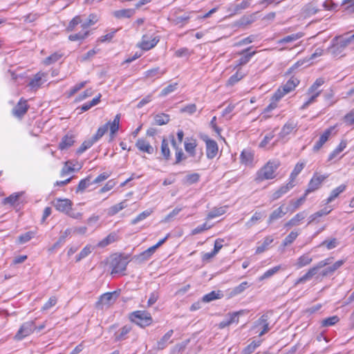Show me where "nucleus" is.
<instances>
[{"label":"nucleus","mask_w":354,"mask_h":354,"mask_svg":"<svg viewBox=\"0 0 354 354\" xmlns=\"http://www.w3.org/2000/svg\"><path fill=\"white\" fill-rule=\"evenodd\" d=\"M354 44V33L337 36L333 39L331 46L327 49L333 57H342L346 48Z\"/></svg>","instance_id":"f257e3e1"},{"label":"nucleus","mask_w":354,"mask_h":354,"mask_svg":"<svg viewBox=\"0 0 354 354\" xmlns=\"http://www.w3.org/2000/svg\"><path fill=\"white\" fill-rule=\"evenodd\" d=\"M280 166L279 160H270L257 172L255 177L257 183H261L266 180L273 179L276 177L275 171Z\"/></svg>","instance_id":"f03ea898"},{"label":"nucleus","mask_w":354,"mask_h":354,"mask_svg":"<svg viewBox=\"0 0 354 354\" xmlns=\"http://www.w3.org/2000/svg\"><path fill=\"white\" fill-rule=\"evenodd\" d=\"M333 260V257H328L319 261L316 265L310 268L304 275L299 277L296 281L295 285L304 283L306 281L310 280L318 272V270L319 269L323 268L327 266H329L330 263H332Z\"/></svg>","instance_id":"7ed1b4c3"},{"label":"nucleus","mask_w":354,"mask_h":354,"mask_svg":"<svg viewBox=\"0 0 354 354\" xmlns=\"http://www.w3.org/2000/svg\"><path fill=\"white\" fill-rule=\"evenodd\" d=\"M300 81L294 76L291 77L287 82L280 86L273 94L272 100L275 102H279L286 94L294 91L299 85Z\"/></svg>","instance_id":"20e7f679"},{"label":"nucleus","mask_w":354,"mask_h":354,"mask_svg":"<svg viewBox=\"0 0 354 354\" xmlns=\"http://www.w3.org/2000/svg\"><path fill=\"white\" fill-rule=\"evenodd\" d=\"M129 262V256L124 254L115 255L111 261V274H120L126 270Z\"/></svg>","instance_id":"39448f33"},{"label":"nucleus","mask_w":354,"mask_h":354,"mask_svg":"<svg viewBox=\"0 0 354 354\" xmlns=\"http://www.w3.org/2000/svg\"><path fill=\"white\" fill-rule=\"evenodd\" d=\"M130 319L141 327L148 326L151 324L153 319L149 313L146 310H137L131 313Z\"/></svg>","instance_id":"423d86ee"},{"label":"nucleus","mask_w":354,"mask_h":354,"mask_svg":"<svg viewBox=\"0 0 354 354\" xmlns=\"http://www.w3.org/2000/svg\"><path fill=\"white\" fill-rule=\"evenodd\" d=\"M119 297L117 291L108 292L100 296L99 300L96 302L97 308L102 309L104 306L109 307L113 305Z\"/></svg>","instance_id":"0eeeda50"},{"label":"nucleus","mask_w":354,"mask_h":354,"mask_svg":"<svg viewBox=\"0 0 354 354\" xmlns=\"http://www.w3.org/2000/svg\"><path fill=\"white\" fill-rule=\"evenodd\" d=\"M35 328L36 326L34 321L26 322L21 326L15 336V339L17 340H21L24 337L32 333Z\"/></svg>","instance_id":"6e6552de"},{"label":"nucleus","mask_w":354,"mask_h":354,"mask_svg":"<svg viewBox=\"0 0 354 354\" xmlns=\"http://www.w3.org/2000/svg\"><path fill=\"white\" fill-rule=\"evenodd\" d=\"M52 205L59 212L66 214L72 209L73 202L68 198H55L52 201Z\"/></svg>","instance_id":"1a4fd4ad"},{"label":"nucleus","mask_w":354,"mask_h":354,"mask_svg":"<svg viewBox=\"0 0 354 354\" xmlns=\"http://www.w3.org/2000/svg\"><path fill=\"white\" fill-rule=\"evenodd\" d=\"M328 176V175H318L315 173L310 180L307 189L305 191L306 195L319 189L322 182L326 179Z\"/></svg>","instance_id":"9d476101"},{"label":"nucleus","mask_w":354,"mask_h":354,"mask_svg":"<svg viewBox=\"0 0 354 354\" xmlns=\"http://www.w3.org/2000/svg\"><path fill=\"white\" fill-rule=\"evenodd\" d=\"M245 310H241L239 311L234 312L232 313H228L227 315V319L223 320L219 323L218 327L219 328H224L227 326H229L230 325L236 323L237 324L239 322V317L241 315H244Z\"/></svg>","instance_id":"9b49d317"},{"label":"nucleus","mask_w":354,"mask_h":354,"mask_svg":"<svg viewBox=\"0 0 354 354\" xmlns=\"http://www.w3.org/2000/svg\"><path fill=\"white\" fill-rule=\"evenodd\" d=\"M206 144V156L209 159H213L218 153V147L216 142L207 137L203 139Z\"/></svg>","instance_id":"f8f14e48"},{"label":"nucleus","mask_w":354,"mask_h":354,"mask_svg":"<svg viewBox=\"0 0 354 354\" xmlns=\"http://www.w3.org/2000/svg\"><path fill=\"white\" fill-rule=\"evenodd\" d=\"M29 106L27 101L21 98L17 105L12 109V114L19 118H21L28 111Z\"/></svg>","instance_id":"ddd939ff"},{"label":"nucleus","mask_w":354,"mask_h":354,"mask_svg":"<svg viewBox=\"0 0 354 354\" xmlns=\"http://www.w3.org/2000/svg\"><path fill=\"white\" fill-rule=\"evenodd\" d=\"M288 211V208L287 207H285L284 204H282L270 214L268 220V223L270 224L274 221L281 218L286 214V213Z\"/></svg>","instance_id":"4468645a"},{"label":"nucleus","mask_w":354,"mask_h":354,"mask_svg":"<svg viewBox=\"0 0 354 354\" xmlns=\"http://www.w3.org/2000/svg\"><path fill=\"white\" fill-rule=\"evenodd\" d=\"M158 41V37H154L150 39L147 35H143L139 47L144 50H149L155 47Z\"/></svg>","instance_id":"2eb2a0df"},{"label":"nucleus","mask_w":354,"mask_h":354,"mask_svg":"<svg viewBox=\"0 0 354 354\" xmlns=\"http://www.w3.org/2000/svg\"><path fill=\"white\" fill-rule=\"evenodd\" d=\"M333 130L334 127H330L323 132V133L320 136L319 139L317 141L313 147V150L315 151H319L328 141Z\"/></svg>","instance_id":"dca6fc26"},{"label":"nucleus","mask_w":354,"mask_h":354,"mask_svg":"<svg viewBox=\"0 0 354 354\" xmlns=\"http://www.w3.org/2000/svg\"><path fill=\"white\" fill-rule=\"evenodd\" d=\"M120 114H117L112 122L109 121L104 125H107V129H110V141L113 140L115 135L119 130L120 127Z\"/></svg>","instance_id":"f3484780"},{"label":"nucleus","mask_w":354,"mask_h":354,"mask_svg":"<svg viewBox=\"0 0 354 354\" xmlns=\"http://www.w3.org/2000/svg\"><path fill=\"white\" fill-rule=\"evenodd\" d=\"M297 123L294 122L293 120L288 121L282 127L280 133L279 137L281 138H284L286 136L289 135L293 131L297 129Z\"/></svg>","instance_id":"a211bd4d"},{"label":"nucleus","mask_w":354,"mask_h":354,"mask_svg":"<svg viewBox=\"0 0 354 354\" xmlns=\"http://www.w3.org/2000/svg\"><path fill=\"white\" fill-rule=\"evenodd\" d=\"M307 216L306 211H302L295 214L290 220H289L286 224L285 227H293L300 225V223Z\"/></svg>","instance_id":"6ab92c4d"},{"label":"nucleus","mask_w":354,"mask_h":354,"mask_svg":"<svg viewBox=\"0 0 354 354\" xmlns=\"http://www.w3.org/2000/svg\"><path fill=\"white\" fill-rule=\"evenodd\" d=\"M136 147L140 151L149 154L153 152V148L150 145L149 142L143 138H139L136 142Z\"/></svg>","instance_id":"aec40b11"},{"label":"nucleus","mask_w":354,"mask_h":354,"mask_svg":"<svg viewBox=\"0 0 354 354\" xmlns=\"http://www.w3.org/2000/svg\"><path fill=\"white\" fill-rule=\"evenodd\" d=\"M75 142V136L72 133L65 135L59 144L60 150L67 149L71 147Z\"/></svg>","instance_id":"412c9836"},{"label":"nucleus","mask_w":354,"mask_h":354,"mask_svg":"<svg viewBox=\"0 0 354 354\" xmlns=\"http://www.w3.org/2000/svg\"><path fill=\"white\" fill-rule=\"evenodd\" d=\"M119 239V236L117 232H111L106 237L100 241L97 246L98 248H105L106 246L117 241Z\"/></svg>","instance_id":"4be33fe9"},{"label":"nucleus","mask_w":354,"mask_h":354,"mask_svg":"<svg viewBox=\"0 0 354 354\" xmlns=\"http://www.w3.org/2000/svg\"><path fill=\"white\" fill-rule=\"evenodd\" d=\"M294 186H295V183H292L291 181L289 180V182L286 185L281 186L280 188H279L277 191H275L273 193L272 199L273 201H275V200L279 198L283 194H286Z\"/></svg>","instance_id":"5701e85b"},{"label":"nucleus","mask_w":354,"mask_h":354,"mask_svg":"<svg viewBox=\"0 0 354 354\" xmlns=\"http://www.w3.org/2000/svg\"><path fill=\"white\" fill-rule=\"evenodd\" d=\"M241 162L246 166H252L254 153L250 150L244 149L240 156Z\"/></svg>","instance_id":"b1692460"},{"label":"nucleus","mask_w":354,"mask_h":354,"mask_svg":"<svg viewBox=\"0 0 354 354\" xmlns=\"http://www.w3.org/2000/svg\"><path fill=\"white\" fill-rule=\"evenodd\" d=\"M131 330L132 328L130 325L124 326L115 333V341L120 342L126 339L128 333H129Z\"/></svg>","instance_id":"393cba45"},{"label":"nucleus","mask_w":354,"mask_h":354,"mask_svg":"<svg viewBox=\"0 0 354 354\" xmlns=\"http://www.w3.org/2000/svg\"><path fill=\"white\" fill-rule=\"evenodd\" d=\"M165 73V71H161L159 67H156L147 71L145 73V77L154 81L160 78Z\"/></svg>","instance_id":"a878e982"},{"label":"nucleus","mask_w":354,"mask_h":354,"mask_svg":"<svg viewBox=\"0 0 354 354\" xmlns=\"http://www.w3.org/2000/svg\"><path fill=\"white\" fill-rule=\"evenodd\" d=\"M270 319L269 313L263 314L257 321L259 325L261 326L263 330L259 333V335L262 336L270 330L269 322Z\"/></svg>","instance_id":"bb28decb"},{"label":"nucleus","mask_w":354,"mask_h":354,"mask_svg":"<svg viewBox=\"0 0 354 354\" xmlns=\"http://www.w3.org/2000/svg\"><path fill=\"white\" fill-rule=\"evenodd\" d=\"M313 261V258L310 257L309 253H306L300 256L295 264L297 269H300L309 265Z\"/></svg>","instance_id":"cd10ccee"},{"label":"nucleus","mask_w":354,"mask_h":354,"mask_svg":"<svg viewBox=\"0 0 354 354\" xmlns=\"http://www.w3.org/2000/svg\"><path fill=\"white\" fill-rule=\"evenodd\" d=\"M135 14V9H122L115 10L113 12V15L117 19L130 18Z\"/></svg>","instance_id":"c85d7f7f"},{"label":"nucleus","mask_w":354,"mask_h":354,"mask_svg":"<svg viewBox=\"0 0 354 354\" xmlns=\"http://www.w3.org/2000/svg\"><path fill=\"white\" fill-rule=\"evenodd\" d=\"M158 249V248L154 245L147 250H145L142 253H140L138 256H135L136 259H138L140 262L145 261L149 259L151 255L155 252V251Z\"/></svg>","instance_id":"c756f323"},{"label":"nucleus","mask_w":354,"mask_h":354,"mask_svg":"<svg viewBox=\"0 0 354 354\" xmlns=\"http://www.w3.org/2000/svg\"><path fill=\"white\" fill-rule=\"evenodd\" d=\"M346 185H340L335 189H333L330 196L326 201V204L330 203L333 201L336 198H337L339 194L344 192L346 190Z\"/></svg>","instance_id":"7c9ffc66"},{"label":"nucleus","mask_w":354,"mask_h":354,"mask_svg":"<svg viewBox=\"0 0 354 354\" xmlns=\"http://www.w3.org/2000/svg\"><path fill=\"white\" fill-rule=\"evenodd\" d=\"M305 165L306 162L304 161L297 162L290 175L289 180L291 181L292 183H295V180L297 176L303 170Z\"/></svg>","instance_id":"2f4dec72"},{"label":"nucleus","mask_w":354,"mask_h":354,"mask_svg":"<svg viewBox=\"0 0 354 354\" xmlns=\"http://www.w3.org/2000/svg\"><path fill=\"white\" fill-rule=\"evenodd\" d=\"M223 296V294L221 290L218 291H212L209 292L208 294L205 295L203 298L202 301L205 303L210 302L212 301L221 299Z\"/></svg>","instance_id":"473e14b6"},{"label":"nucleus","mask_w":354,"mask_h":354,"mask_svg":"<svg viewBox=\"0 0 354 354\" xmlns=\"http://www.w3.org/2000/svg\"><path fill=\"white\" fill-rule=\"evenodd\" d=\"M189 19V15H185L183 16H177L175 17L169 18V20L173 25H179L180 27H183L185 24H186L188 22Z\"/></svg>","instance_id":"72a5a7b5"},{"label":"nucleus","mask_w":354,"mask_h":354,"mask_svg":"<svg viewBox=\"0 0 354 354\" xmlns=\"http://www.w3.org/2000/svg\"><path fill=\"white\" fill-rule=\"evenodd\" d=\"M173 333H174V330L172 329L169 330L158 342L157 346L159 350H162L167 346V343L169 341L170 338L171 337Z\"/></svg>","instance_id":"f704fd0d"},{"label":"nucleus","mask_w":354,"mask_h":354,"mask_svg":"<svg viewBox=\"0 0 354 354\" xmlns=\"http://www.w3.org/2000/svg\"><path fill=\"white\" fill-rule=\"evenodd\" d=\"M304 36V34L302 32H297L295 34H292L290 35H288L286 37H284L283 38L278 40L277 44H283L287 43H291L293 42L300 38H301Z\"/></svg>","instance_id":"c9c22d12"},{"label":"nucleus","mask_w":354,"mask_h":354,"mask_svg":"<svg viewBox=\"0 0 354 354\" xmlns=\"http://www.w3.org/2000/svg\"><path fill=\"white\" fill-rule=\"evenodd\" d=\"M89 30H83L82 28V31L71 34L68 36V39L72 41H82L85 39L89 35Z\"/></svg>","instance_id":"e433bc0d"},{"label":"nucleus","mask_w":354,"mask_h":354,"mask_svg":"<svg viewBox=\"0 0 354 354\" xmlns=\"http://www.w3.org/2000/svg\"><path fill=\"white\" fill-rule=\"evenodd\" d=\"M46 75L44 73H37L30 80L29 86L32 88H39L43 84L42 78Z\"/></svg>","instance_id":"4c0bfd02"},{"label":"nucleus","mask_w":354,"mask_h":354,"mask_svg":"<svg viewBox=\"0 0 354 354\" xmlns=\"http://www.w3.org/2000/svg\"><path fill=\"white\" fill-rule=\"evenodd\" d=\"M346 141L342 140L339 145L329 154L328 160L335 159L346 147Z\"/></svg>","instance_id":"58836bf2"},{"label":"nucleus","mask_w":354,"mask_h":354,"mask_svg":"<svg viewBox=\"0 0 354 354\" xmlns=\"http://www.w3.org/2000/svg\"><path fill=\"white\" fill-rule=\"evenodd\" d=\"M127 207V201L124 200V201L109 207L108 209V215L113 216V215L116 214L117 213H118L120 211L126 208Z\"/></svg>","instance_id":"ea45409f"},{"label":"nucleus","mask_w":354,"mask_h":354,"mask_svg":"<svg viewBox=\"0 0 354 354\" xmlns=\"http://www.w3.org/2000/svg\"><path fill=\"white\" fill-rule=\"evenodd\" d=\"M101 94H99L97 97H94L91 101L84 103L80 109L81 113L89 110L91 107L97 105L100 102Z\"/></svg>","instance_id":"a19ab883"},{"label":"nucleus","mask_w":354,"mask_h":354,"mask_svg":"<svg viewBox=\"0 0 354 354\" xmlns=\"http://www.w3.org/2000/svg\"><path fill=\"white\" fill-rule=\"evenodd\" d=\"M99 20V17L95 14H91L88 16V18L86 21L82 23L81 24V28L83 30H88V28L93 25H94L95 23H97Z\"/></svg>","instance_id":"79ce46f5"},{"label":"nucleus","mask_w":354,"mask_h":354,"mask_svg":"<svg viewBox=\"0 0 354 354\" xmlns=\"http://www.w3.org/2000/svg\"><path fill=\"white\" fill-rule=\"evenodd\" d=\"M196 141L192 140L190 142H185V151L192 157L196 154Z\"/></svg>","instance_id":"37998d69"},{"label":"nucleus","mask_w":354,"mask_h":354,"mask_svg":"<svg viewBox=\"0 0 354 354\" xmlns=\"http://www.w3.org/2000/svg\"><path fill=\"white\" fill-rule=\"evenodd\" d=\"M155 124L157 125H164L169 122V115L165 113H159L154 117Z\"/></svg>","instance_id":"c03bdc74"},{"label":"nucleus","mask_w":354,"mask_h":354,"mask_svg":"<svg viewBox=\"0 0 354 354\" xmlns=\"http://www.w3.org/2000/svg\"><path fill=\"white\" fill-rule=\"evenodd\" d=\"M62 56L63 55L62 53H54L48 57H47L46 58H45L43 62L45 65H50L59 60L62 57Z\"/></svg>","instance_id":"a18cd8bd"},{"label":"nucleus","mask_w":354,"mask_h":354,"mask_svg":"<svg viewBox=\"0 0 354 354\" xmlns=\"http://www.w3.org/2000/svg\"><path fill=\"white\" fill-rule=\"evenodd\" d=\"M161 153L165 160L170 158V150L169 147L168 141L167 139L163 138L161 143Z\"/></svg>","instance_id":"49530a36"},{"label":"nucleus","mask_w":354,"mask_h":354,"mask_svg":"<svg viewBox=\"0 0 354 354\" xmlns=\"http://www.w3.org/2000/svg\"><path fill=\"white\" fill-rule=\"evenodd\" d=\"M225 213V207H221L218 208H214L210 211L207 216V219L209 220L218 216H220Z\"/></svg>","instance_id":"de8ad7c7"},{"label":"nucleus","mask_w":354,"mask_h":354,"mask_svg":"<svg viewBox=\"0 0 354 354\" xmlns=\"http://www.w3.org/2000/svg\"><path fill=\"white\" fill-rule=\"evenodd\" d=\"M339 321V318L337 315L331 316L329 317H327L326 319H324L321 322V325L323 327H328L332 326L337 324Z\"/></svg>","instance_id":"09e8293b"},{"label":"nucleus","mask_w":354,"mask_h":354,"mask_svg":"<svg viewBox=\"0 0 354 354\" xmlns=\"http://www.w3.org/2000/svg\"><path fill=\"white\" fill-rule=\"evenodd\" d=\"M299 235V232L296 231H292L283 241L282 245L286 247L292 244L297 239Z\"/></svg>","instance_id":"8fccbe9b"},{"label":"nucleus","mask_w":354,"mask_h":354,"mask_svg":"<svg viewBox=\"0 0 354 354\" xmlns=\"http://www.w3.org/2000/svg\"><path fill=\"white\" fill-rule=\"evenodd\" d=\"M255 54H256V51H253V52L247 53L245 55H243L240 59H239L236 62V67L241 66L245 65L247 63H248L250 62V59L252 58V57L253 55H254Z\"/></svg>","instance_id":"3c124183"},{"label":"nucleus","mask_w":354,"mask_h":354,"mask_svg":"<svg viewBox=\"0 0 354 354\" xmlns=\"http://www.w3.org/2000/svg\"><path fill=\"white\" fill-rule=\"evenodd\" d=\"M93 250L91 245L85 246L76 257V261H80L90 254Z\"/></svg>","instance_id":"603ef678"},{"label":"nucleus","mask_w":354,"mask_h":354,"mask_svg":"<svg viewBox=\"0 0 354 354\" xmlns=\"http://www.w3.org/2000/svg\"><path fill=\"white\" fill-rule=\"evenodd\" d=\"M325 82L323 77L317 78L315 82L310 86L308 90V93H315L319 91L317 89L319 86H322Z\"/></svg>","instance_id":"864d4df0"},{"label":"nucleus","mask_w":354,"mask_h":354,"mask_svg":"<svg viewBox=\"0 0 354 354\" xmlns=\"http://www.w3.org/2000/svg\"><path fill=\"white\" fill-rule=\"evenodd\" d=\"M280 269H281V266H277L275 267H273V268L268 270L266 272H265L263 273V275H261L259 277V281H263V280H264L266 279H268V278L271 277L274 274H276Z\"/></svg>","instance_id":"5fc2aeb1"},{"label":"nucleus","mask_w":354,"mask_h":354,"mask_svg":"<svg viewBox=\"0 0 354 354\" xmlns=\"http://www.w3.org/2000/svg\"><path fill=\"white\" fill-rule=\"evenodd\" d=\"M341 6L348 13L354 12V0H343Z\"/></svg>","instance_id":"6e6d98bb"},{"label":"nucleus","mask_w":354,"mask_h":354,"mask_svg":"<svg viewBox=\"0 0 354 354\" xmlns=\"http://www.w3.org/2000/svg\"><path fill=\"white\" fill-rule=\"evenodd\" d=\"M338 245V241L336 238H333L330 240H325L319 244V247L325 246L328 250H332L336 248Z\"/></svg>","instance_id":"4d7b16f0"},{"label":"nucleus","mask_w":354,"mask_h":354,"mask_svg":"<svg viewBox=\"0 0 354 354\" xmlns=\"http://www.w3.org/2000/svg\"><path fill=\"white\" fill-rule=\"evenodd\" d=\"M153 212L152 209H147L142 213L139 214L134 219L131 221V224L135 225L138 222L145 219L147 217L150 216Z\"/></svg>","instance_id":"13d9d810"},{"label":"nucleus","mask_w":354,"mask_h":354,"mask_svg":"<svg viewBox=\"0 0 354 354\" xmlns=\"http://www.w3.org/2000/svg\"><path fill=\"white\" fill-rule=\"evenodd\" d=\"M21 196V194L19 193H15L9 196L8 197H6L3 201V204H10L11 205H14L19 200V197Z\"/></svg>","instance_id":"bf43d9fd"},{"label":"nucleus","mask_w":354,"mask_h":354,"mask_svg":"<svg viewBox=\"0 0 354 354\" xmlns=\"http://www.w3.org/2000/svg\"><path fill=\"white\" fill-rule=\"evenodd\" d=\"M343 122L347 126L354 125V108L344 116Z\"/></svg>","instance_id":"052dcab7"},{"label":"nucleus","mask_w":354,"mask_h":354,"mask_svg":"<svg viewBox=\"0 0 354 354\" xmlns=\"http://www.w3.org/2000/svg\"><path fill=\"white\" fill-rule=\"evenodd\" d=\"M306 196H307V195H306V192H305L304 194L301 197L298 198L297 200H296V201L291 200L290 201V204L293 206L292 209H291V212H295L304 203V201H306Z\"/></svg>","instance_id":"680f3d73"},{"label":"nucleus","mask_w":354,"mask_h":354,"mask_svg":"<svg viewBox=\"0 0 354 354\" xmlns=\"http://www.w3.org/2000/svg\"><path fill=\"white\" fill-rule=\"evenodd\" d=\"M263 218V214L260 212H256L251 218L245 223L248 228H250L257 221Z\"/></svg>","instance_id":"e2e57ef3"},{"label":"nucleus","mask_w":354,"mask_h":354,"mask_svg":"<svg viewBox=\"0 0 354 354\" xmlns=\"http://www.w3.org/2000/svg\"><path fill=\"white\" fill-rule=\"evenodd\" d=\"M74 170L75 169L72 162L70 160L66 161L61 170L60 175L61 176H64Z\"/></svg>","instance_id":"0e129e2a"},{"label":"nucleus","mask_w":354,"mask_h":354,"mask_svg":"<svg viewBox=\"0 0 354 354\" xmlns=\"http://www.w3.org/2000/svg\"><path fill=\"white\" fill-rule=\"evenodd\" d=\"M250 5V3L248 0H243L240 3L236 4L233 8V14H236L242 10H245L248 8Z\"/></svg>","instance_id":"69168bd1"},{"label":"nucleus","mask_w":354,"mask_h":354,"mask_svg":"<svg viewBox=\"0 0 354 354\" xmlns=\"http://www.w3.org/2000/svg\"><path fill=\"white\" fill-rule=\"evenodd\" d=\"M197 110L196 105L195 104H189L180 109L181 113H188L189 115L194 114Z\"/></svg>","instance_id":"338daca9"},{"label":"nucleus","mask_w":354,"mask_h":354,"mask_svg":"<svg viewBox=\"0 0 354 354\" xmlns=\"http://www.w3.org/2000/svg\"><path fill=\"white\" fill-rule=\"evenodd\" d=\"M260 345V342H252L242 351V354H251Z\"/></svg>","instance_id":"774afa93"}]
</instances>
